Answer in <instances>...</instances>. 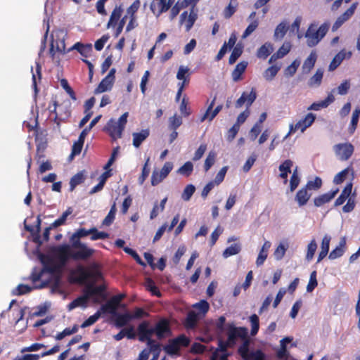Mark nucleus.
<instances>
[{
	"label": "nucleus",
	"mask_w": 360,
	"mask_h": 360,
	"mask_svg": "<svg viewBox=\"0 0 360 360\" xmlns=\"http://www.w3.org/2000/svg\"><path fill=\"white\" fill-rule=\"evenodd\" d=\"M186 8L183 1H177L172 8L169 13V18L173 20L180 12L181 9Z\"/></svg>",
	"instance_id": "nucleus-59"
},
{
	"label": "nucleus",
	"mask_w": 360,
	"mask_h": 360,
	"mask_svg": "<svg viewBox=\"0 0 360 360\" xmlns=\"http://www.w3.org/2000/svg\"><path fill=\"white\" fill-rule=\"evenodd\" d=\"M116 212H117L116 203H115V202H114L110 207V210L108 214L103 219L102 224L104 226H110L113 222V221L115 218Z\"/></svg>",
	"instance_id": "nucleus-40"
},
{
	"label": "nucleus",
	"mask_w": 360,
	"mask_h": 360,
	"mask_svg": "<svg viewBox=\"0 0 360 360\" xmlns=\"http://www.w3.org/2000/svg\"><path fill=\"white\" fill-rule=\"evenodd\" d=\"M133 145L136 148H139L144 140L149 136V131L148 129H143L140 132L133 133Z\"/></svg>",
	"instance_id": "nucleus-26"
},
{
	"label": "nucleus",
	"mask_w": 360,
	"mask_h": 360,
	"mask_svg": "<svg viewBox=\"0 0 360 360\" xmlns=\"http://www.w3.org/2000/svg\"><path fill=\"white\" fill-rule=\"evenodd\" d=\"M345 245L346 239L343 237L340 239L339 245L335 248V249L330 252L328 258L333 260L341 257L345 252Z\"/></svg>",
	"instance_id": "nucleus-22"
},
{
	"label": "nucleus",
	"mask_w": 360,
	"mask_h": 360,
	"mask_svg": "<svg viewBox=\"0 0 360 360\" xmlns=\"http://www.w3.org/2000/svg\"><path fill=\"white\" fill-rule=\"evenodd\" d=\"M248 65V63L242 61L237 64L235 69L232 72V79L233 81L237 82L240 79L241 75L245 72Z\"/></svg>",
	"instance_id": "nucleus-33"
},
{
	"label": "nucleus",
	"mask_w": 360,
	"mask_h": 360,
	"mask_svg": "<svg viewBox=\"0 0 360 360\" xmlns=\"http://www.w3.org/2000/svg\"><path fill=\"white\" fill-rule=\"evenodd\" d=\"M292 161L290 160H285L282 164H281L278 167L279 171L281 172L279 176L281 178L284 179V183L285 184L288 181V174L290 173V168L292 166Z\"/></svg>",
	"instance_id": "nucleus-24"
},
{
	"label": "nucleus",
	"mask_w": 360,
	"mask_h": 360,
	"mask_svg": "<svg viewBox=\"0 0 360 360\" xmlns=\"http://www.w3.org/2000/svg\"><path fill=\"white\" fill-rule=\"evenodd\" d=\"M281 67L272 65L268 68L263 73V77L266 81H271L280 70Z\"/></svg>",
	"instance_id": "nucleus-38"
},
{
	"label": "nucleus",
	"mask_w": 360,
	"mask_h": 360,
	"mask_svg": "<svg viewBox=\"0 0 360 360\" xmlns=\"http://www.w3.org/2000/svg\"><path fill=\"white\" fill-rule=\"evenodd\" d=\"M351 51H347L345 49L341 50L338 53H337L335 57L333 58L328 66L329 71L335 70L342 62L345 59H349L352 56Z\"/></svg>",
	"instance_id": "nucleus-13"
},
{
	"label": "nucleus",
	"mask_w": 360,
	"mask_h": 360,
	"mask_svg": "<svg viewBox=\"0 0 360 360\" xmlns=\"http://www.w3.org/2000/svg\"><path fill=\"white\" fill-rule=\"evenodd\" d=\"M288 30L287 23L282 22L277 25L275 29L274 37L275 39H281L285 36Z\"/></svg>",
	"instance_id": "nucleus-39"
},
{
	"label": "nucleus",
	"mask_w": 360,
	"mask_h": 360,
	"mask_svg": "<svg viewBox=\"0 0 360 360\" xmlns=\"http://www.w3.org/2000/svg\"><path fill=\"white\" fill-rule=\"evenodd\" d=\"M175 0H159V14L167 11Z\"/></svg>",
	"instance_id": "nucleus-58"
},
{
	"label": "nucleus",
	"mask_w": 360,
	"mask_h": 360,
	"mask_svg": "<svg viewBox=\"0 0 360 360\" xmlns=\"http://www.w3.org/2000/svg\"><path fill=\"white\" fill-rule=\"evenodd\" d=\"M63 267L60 264H54L51 259H49L48 262H44L42 271H44V273L46 272L50 274L51 277H54L55 275H58V274L61 275V269Z\"/></svg>",
	"instance_id": "nucleus-16"
},
{
	"label": "nucleus",
	"mask_w": 360,
	"mask_h": 360,
	"mask_svg": "<svg viewBox=\"0 0 360 360\" xmlns=\"http://www.w3.org/2000/svg\"><path fill=\"white\" fill-rule=\"evenodd\" d=\"M44 274V271L42 269L38 270L37 269H34L30 276V280L32 282V283L35 285H37V282L39 281Z\"/></svg>",
	"instance_id": "nucleus-62"
},
{
	"label": "nucleus",
	"mask_w": 360,
	"mask_h": 360,
	"mask_svg": "<svg viewBox=\"0 0 360 360\" xmlns=\"http://www.w3.org/2000/svg\"><path fill=\"white\" fill-rule=\"evenodd\" d=\"M86 304H87V301L86 300V298L81 295L68 304V309L69 311H71L78 307H86Z\"/></svg>",
	"instance_id": "nucleus-42"
},
{
	"label": "nucleus",
	"mask_w": 360,
	"mask_h": 360,
	"mask_svg": "<svg viewBox=\"0 0 360 360\" xmlns=\"http://www.w3.org/2000/svg\"><path fill=\"white\" fill-rule=\"evenodd\" d=\"M288 248V244L281 243L274 252V256L276 260H281L285 255V251Z\"/></svg>",
	"instance_id": "nucleus-46"
},
{
	"label": "nucleus",
	"mask_w": 360,
	"mask_h": 360,
	"mask_svg": "<svg viewBox=\"0 0 360 360\" xmlns=\"http://www.w3.org/2000/svg\"><path fill=\"white\" fill-rule=\"evenodd\" d=\"M317 248V244L314 239L311 240L307 246V252L306 255V259L310 261L314 257V253Z\"/></svg>",
	"instance_id": "nucleus-52"
},
{
	"label": "nucleus",
	"mask_w": 360,
	"mask_h": 360,
	"mask_svg": "<svg viewBox=\"0 0 360 360\" xmlns=\"http://www.w3.org/2000/svg\"><path fill=\"white\" fill-rule=\"evenodd\" d=\"M335 101L333 94H328L326 98L323 101L312 103L308 107V110H319L321 108H327L330 103Z\"/></svg>",
	"instance_id": "nucleus-18"
},
{
	"label": "nucleus",
	"mask_w": 360,
	"mask_h": 360,
	"mask_svg": "<svg viewBox=\"0 0 360 360\" xmlns=\"http://www.w3.org/2000/svg\"><path fill=\"white\" fill-rule=\"evenodd\" d=\"M360 116V107H356L355 110L352 112V120H351V131L354 132L356 128L359 118Z\"/></svg>",
	"instance_id": "nucleus-56"
},
{
	"label": "nucleus",
	"mask_w": 360,
	"mask_h": 360,
	"mask_svg": "<svg viewBox=\"0 0 360 360\" xmlns=\"http://www.w3.org/2000/svg\"><path fill=\"white\" fill-rule=\"evenodd\" d=\"M335 155L342 161L347 160L354 152V146L349 143H338L333 146Z\"/></svg>",
	"instance_id": "nucleus-8"
},
{
	"label": "nucleus",
	"mask_w": 360,
	"mask_h": 360,
	"mask_svg": "<svg viewBox=\"0 0 360 360\" xmlns=\"http://www.w3.org/2000/svg\"><path fill=\"white\" fill-rule=\"evenodd\" d=\"M81 238L75 237V233L70 238V249L72 251L73 260L85 261L89 259L95 252V250L89 248L86 244L82 243Z\"/></svg>",
	"instance_id": "nucleus-1"
},
{
	"label": "nucleus",
	"mask_w": 360,
	"mask_h": 360,
	"mask_svg": "<svg viewBox=\"0 0 360 360\" xmlns=\"http://www.w3.org/2000/svg\"><path fill=\"white\" fill-rule=\"evenodd\" d=\"M60 84L62 87L65 89V91L67 92V94L70 96V97L73 101H75L77 99L74 90L71 88V86L69 85L68 80L65 79H62L60 81Z\"/></svg>",
	"instance_id": "nucleus-60"
},
{
	"label": "nucleus",
	"mask_w": 360,
	"mask_h": 360,
	"mask_svg": "<svg viewBox=\"0 0 360 360\" xmlns=\"http://www.w3.org/2000/svg\"><path fill=\"white\" fill-rule=\"evenodd\" d=\"M49 281H42L39 285H35L33 287H30L28 285L20 284L13 290V293L15 295H22L29 293L33 288L41 289L48 286Z\"/></svg>",
	"instance_id": "nucleus-14"
},
{
	"label": "nucleus",
	"mask_w": 360,
	"mask_h": 360,
	"mask_svg": "<svg viewBox=\"0 0 360 360\" xmlns=\"http://www.w3.org/2000/svg\"><path fill=\"white\" fill-rule=\"evenodd\" d=\"M250 321L251 323V335L252 336L255 335L259 328V318L256 314H252L250 317Z\"/></svg>",
	"instance_id": "nucleus-54"
},
{
	"label": "nucleus",
	"mask_w": 360,
	"mask_h": 360,
	"mask_svg": "<svg viewBox=\"0 0 360 360\" xmlns=\"http://www.w3.org/2000/svg\"><path fill=\"white\" fill-rule=\"evenodd\" d=\"M153 333L158 334V323H155L152 328H148V323L143 321L138 327L139 340L141 342H148V346L151 350L158 349V342L150 339Z\"/></svg>",
	"instance_id": "nucleus-3"
},
{
	"label": "nucleus",
	"mask_w": 360,
	"mask_h": 360,
	"mask_svg": "<svg viewBox=\"0 0 360 360\" xmlns=\"http://www.w3.org/2000/svg\"><path fill=\"white\" fill-rule=\"evenodd\" d=\"M323 72L321 69H318L316 73L309 79L308 86L309 87H318L321 84Z\"/></svg>",
	"instance_id": "nucleus-31"
},
{
	"label": "nucleus",
	"mask_w": 360,
	"mask_h": 360,
	"mask_svg": "<svg viewBox=\"0 0 360 360\" xmlns=\"http://www.w3.org/2000/svg\"><path fill=\"white\" fill-rule=\"evenodd\" d=\"M195 191V188L193 185H187L181 195V198L185 201H188Z\"/></svg>",
	"instance_id": "nucleus-55"
},
{
	"label": "nucleus",
	"mask_w": 360,
	"mask_h": 360,
	"mask_svg": "<svg viewBox=\"0 0 360 360\" xmlns=\"http://www.w3.org/2000/svg\"><path fill=\"white\" fill-rule=\"evenodd\" d=\"M193 170V165L191 162L190 161H188L186 162H185L184 164V165H182L181 167H179L178 169V170L176 171V172L179 174H181V175H183V176H188L191 175V174L192 173Z\"/></svg>",
	"instance_id": "nucleus-43"
},
{
	"label": "nucleus",
	"mask_w": 360,
	"mask_h": 360,
	"mask_svg": "<svg viewBox=\"0 0 360 360\" xmlns=\"http://www.w3.org/2000/svg\"><path fill=\"white\" fill-rule=\"evenodd\" d=\"M243 53V46L240 44H237L229 56V63L233 64L237 59L241 56Z\"/></svg>",
	"instance_id": "nucleus-47"
},
{
	"label": "nucleus",
	"mask_w": 360,
	"mask_h": 360,
	"mask_svg": "<svg viewBox=\"0 0 360 360\" xmlns=\"http://www.w3.org/2000/svg\"><path fill=\"white\" fill-rule=\"evenodd\" d=\"M182 124V119L180 116L174 115L169 118L168 120V128L170 130H176Z\"/></svg>",
	"instance_id": "nucleus-44"
},
{
	"label": "nucleus",
	"mask_w": 360,
	"mask_h": 360,
	"mask_svg": "<svg viewBox=\"0 0 360 360\" xmlns=\"http://www.w3.org/2000/svg\"><path fill=\"white\" fill-rule=\"evenodd\" d=\"M189 77V68L186 66L181 65L179 68L176 78L179 80L188 79Z\"/></svg>",
	"instance_id": "nucleus-64"
},
{
	"label": "nucleus",
	"mask_w": 360,
	"mask_h": 360,
	"mask_svg": "<svg viewBox=\"0 0 360 360\" xmlns=\"http://www.w3.org/2000/svg\"><path fill=\"white\" fill-rule=\"evenodd\" d=\"M101 315V311H97L94 315L90 316L87 319H86L81 325V328H86L90 326L95 323Z\"/></svg>",
	"instance_id": "nucleus-50"
},
{
	"label": "nucleus",
	"mask_w": 360,
	"mask_h": 360,
	"mask_svg": "<svg viewBox=\"0 0 360 360\" xmlns=\"http://www.w3.org/2000/svg\"><path fill=\"white\" fill-rule=\"evenodd\" d=\"M171 334L169 320L167 319H159V339L169 337Z\"/></svg>",
	"instance_id": "nucleus-20"
},
{
	"label": "nucleus",
	"mask_w": 360,
	"mask_h": 360,
	"mask_svg": "<svg viewBox=\"0 0 360 360\" xmlns=\"http://www.w3.org/2000/svg\"><path fill=\"white\" fill-rule=\"evenodd\" d=\"M316 58V52L312 51L303 63L302 68L304 71L309 72L314 68Z\"/></svg>",
	"instance_id": "nucleus-36"
},
{
	"label": "nucleus",
	"mask_w": 360,
	"mask_h": 360,
	"mask_svg": "<svg viewBox=\"0 0 360 360\" xmlns=\"http://www.w3.org/2000/svg\"><path fill=\"white\" fill-rule=\"evenodd\" d=\"M153 352V358L151 360H157L158 359V349L157 350H151L150 347H148V349H144L139 354V358L137 360H148L150 352Z\"/></svg>",
	"instance_id": "nucleus-49"
},
{
	"label": "nucleus",
	"mask_w": 360,
	"mask_h": 360,
	"mask_svg": "<svg viewBox=\"0 0 360 360\" xmlns=\"http://www.w3.org/2000/svg\"><path fill=\"white\" fill-rule=\"evenodd\" d=\"M119 305L117 304L112 298H110L105 304L102 305L101 307V310L103 313H109L112 315H115L117 314V309Z\"/></svg>",
	"instance_id": "nucleus-34"
},
{
	"label": "nucleus",
	"mask_w": 360,
	"mask_h": 360,
	"mask_svg": "<svg viewBox=\"0 0 360 360\" xmlns=\"http://www.w3.org/2000/svg\"><path fill=\"white\" fill-rule=\"evenodd\" d=\"M84 143V142L78 139L77 141L73 143L72 147V152L70 155V158H72L74 156L80 154L82 149L83 148Z\"/></svg>",
	"instance_id": "nucleus-63"
},
{
	"label": "nucleus",
	"mask_w": 360,
	"mask_h": 360,
	"mask_svg": "<svg viewBox=\"0 0 360 360\" xmlns=\"http://www.w3.org/2000/svg\"><path fill=\"white\" fill-rule=\"evenodd\" d=\"M227 335L229 343L234 345L237 338L245 339L248 336V329L244 327H236L233 325H229L227 329Z\"/></svg>",
	"instance_id": "nucleus-9"
},
{
	"label": "nucleus",
	"mask_w": 360,
	"mask_h": 360,
	"mask_svg": "<svg viewBox=\"0 0 360 360\" xmlns=\"http://www.w3.org/2000/svg\"><path fill=\"white\" fill-rule=\"evenodd\" d=\"M330 27L329 22H324L319 28L316 22L311 23L308 27L305 38L307 39V44L309 47H313L319 44V42L324 37Z\"/></svg>",
	"instance_id": "nucleus-2"
},
{
	"label": "nucleus",
	"mask_w": 360,
	"mask_h": 360,
	"mask_svg": "<svg viewBox=\"0 0 360 360\" xmlns=\"http://www.w3.org/2000/svg\"><path fill=\"white\" fill-rule=\"evenodd\" d=\"M105 129L110 136L114 140H116L121 138L122 131L124 129L121 127V126L117 123V121L114 120L113 119H110L105 126Z\"/></svg>",
	"instance_id": "nucleus-12"
},
{
	"label": "nucleus",
	"mask_w": 360,
	"mask_h": 360,
	"mask_svg": "<svg viewBox=\"0 0 360 360\" xmlns=\"http://www.w3.org/2000/svg\"><path fill=\"white\" fill-rule=\"evenodd\" d=\"M274 51L273 45L271 43H265L257 52V56L259 58H266Z\"/></svg>",
	"instance_id": "nucleus-29"
},
{
	"label": "nucleus",
	"mask_w": 360,
	"mask_h": 360,
	"mask_svg": "<svg viewBox=\"0 0 360 360\" xmlns=\"http://www.w3.org/2000/svg\"><path fill=\"white\" fill-rule=\"evenodd\" d=\"M316 116L311 113H308L303 119L297 122V127L301 132H304L308 127H309L314 122Z\"/></svg>",
	"instance_id": "nucleus-19"
},
{
	"label": "nucleus",
	"mask_w": 360,
	"mask_h": 360,
	"mask_svg": "<svg viewBox=\"0 0 360 360\" xmlns=\"http://www.w3.org/2000/svg\"><path fill=\"white\" fill-rule=\"evenodd\" d=\"M48 285L51 283V290L53 292L59 291L61 285V275L58 274L55 275L54 277H52L51 279L48 280Z\"/></svg>",
	"instance_id": "nucleus-51"
},
{
	"label": "nucleus",
	"mask_w": 360,
	"mask_h": 360,
	"mask_svg": "<svg viewBox=\"0 0 360 360\" xmlns=\"http://www.w3.org/2000/svg\"><path fill=\"white\" fill-rule=\"evenodd\" d=\"M94 276L93 272L82 265H78L70 274L69 281L71 283H84L88 279Z\"/></svg>",
	"instance_id": "nucleus-5"
},
{
	"label": "nucleus",
	"mask_w": 360,
	"mask_h": 360,
	"mask_svg": "<svg viewBox=\"0 0 360 360\" xmlns=\"http://www.w3.org/2000/svg\"><path fill=\"white\" fill-rule=\"evenodd\" d=\"M350 87V81L345 79L336 89H333L330 94H333V96L335 93L342 96L346 95L348 93Z\"/></svg>",
	"instance_id": "nucleus-30"
},
{
	"label": "nucleus",
	"mask_w": 360,
	"mask_h": 360,
	"mask_svg": "<svg viewBox=\"0 0 360 360\" xmlns=\"http://www.w3.org/2000/svg\"><path fill=\"white\" fill-rule=\"evenodd\" d=\"M115 316H116L115 320V324L117 328H121L126 326L128 323V322H129L131 320V314L129 313H117Z\"/></svg>",
	"instance_id": "nucleus-28"
},
{
	"label": "nucleus",
	"mask_w": 360,
	"mask_h": 360,
	"mask_svg": "<svg viewBox=\"0 0 360 360\" xmlns=\"http://www.w3.org/2000/svg\"><path fill=\"white\" fill-rule=\"evenodd\" d=\"M113 81L110 80L109 79L104 77L98 86L94 90V94H101L107 91H110L113 86Z\"/></svg>",
	"instance_id": "nucleus-27"
},
{
	"label": "nucleus",
	"mask_w": 360,
	"mask_h": 360,
	"mask_svg": "<svg viewBox=\"0 0 360 360\" xmlns=\"http://www.w3.org/2000/svg\"><path fill=\"white\" fill-rule=\"evenodd\" d=\"M338 189L323 194L314 198L315 206L320 207L322 205L330 201L338 193Z\"/></svg>",
	"instance_id": "nucleus-21"
},
{
	"label": "nucleus",
	"mask_w": 360,
	"mask_h": 360,
	"mask_svg": "<svg viewBox=\"0 0 360 360\" xmlns=\"http://www.w3.org/2000/svg\"><path fill=\"white\" fill-rule=\"evenodd\" d=\"M198 18L197 11L191 8L189 13L187 11L183 12L180 15V23L184 25L186 30L188 32Z\"/></svg>",
	"instance_id": "nucleus-11"
},
{
	"label": "nucleus",
	"mask_w": 360,
	"mask_h": 360,
	"mask_svg": "<svg viewBox=\"0 0 360 360\" xmlns=\"http://www.w3.org/2000/svg\"><path fill=\"white\" fill-rule=\"evenodd\" d=\"M316 271H314L310 274L309 283L307 285V291L311 292L317 286Z\"/></svg>",
	"instance_id": "nucleus-57"
},
{
	"label": "nucleus",
	"mask_w": 360,
	"mask_h": 360,
	"mask_svg": "<svg viewBox=\"0 0 360 360\" xmlns=\"http://www.w3.org/2000/svg\"><path fill=\"white\" fill-rule=\"evenodd\" d=\"M72 50H77L82 56L86 58L92 51V46L91 44H84L81 42H77L68 50V52Z\"/></svg>",
	"instance_id": "nucleus-17"
},
{
	"label": "nucleus",
	"mask_w": 360,
	"mask_h": 360,
	"mask_svg": "<svg viewBox=\"0 0 360 360\" xmlns=\"http://www.w3.org/2000/svg\"><path fill=\"white\" fill-rule=\"evenodd\" d=\"M49 253L53 258L58 261V263L64 266L70 259H73L72 251L70 245L63 244L54 245L50 248Z\"/></svg>",
	"instance_id": "nucleus-4"
},
{
	"label": "nucleus",
	"mask_w": 360,
	"mask_h": 360,
	"mask_svg": "<svg viewBox=\"0 0 360 360\" xmlns=\"http://www.w3.org/2000/svg\"><path fill=\"white\" fill-rule=\"evenodd\" d=\"M190 344V340L184 335H181L176 338L170 340L164 350L169 355H178L181 347H187Z\"/></svg>",
	"instance_id": "nucleus-6"
},
{
	"label": "nucleus",
	"mask_w": 360,
	"mask_h": 360,
	"mask_svg": "<svg viewBox=\"0 0 360 360\" xmlns=\"http://www.w3.org/2000/svg\"><path fill=\"white\" fill-rule=\"evenodd\" d=\"M240 245L235 243L226 248L223 252L222 255L224 258H228L230 256L238 254L240 252Z\"/></svg>",
	"instance_id": "nucleus-41"
},
{
	"label": "nucleus",
	"mask_w": 360,
	"mask_h": 360,
	"mask_svg": "<svg viewBox=\"0 0 360 360\" xmlns=\"http://www.w3.org/2000/svg\"><path fill=\"white\" fill-rule=\"evenodd\" d=\"M257 98V94L255 89H252L250 92L244 91L240 97L236 101L235 106L236 108H240L243 105H246V109L249 108L254 103Z\"/></svg>",
	"instance_id": "nucleus-10"
},
{
	"label": "nucleus",
	"mask_w": 360,
	"mask_h": 360,
	"mask_svg": "<svg viewBox=\"0 0 360 360\" xmlns=\"http://www.w3.org/2000/svg\"><path fill=\"white\" fill-rule=\"evenodd\" d=\"M172 169L173 163L171 162H166L159 172V181H161L166 178Z\"/></svg>",
	"instance_id": "nucleus-45"
},
{
	"label": "nucleus",
	"mask_w": 360,
	"mask_h": 360,
	"mask_svg": "<svg viewBox=\"0 0 360 360\" xmlns=\"http://www.w3.org/2000/svg\"><path fill=\"white\" fill-rule=\"evenodd\" d=\"M141 3L139 0H136L133 4L127 8V15L129 17H136V13L140 7Z\"/></svg>",
	"instance_id": "nucleus-61"
},
{
	"label": "nucleus",
	"mask_w": 360,
	"mask_h": 360,
	"mask_svg": "<svg viewBox=\"0 0 360 360\" xmlns=\"http://www.w3.org/2000/svg\"><path fill=\"white\" fill-rule=\"evenodd\" d=\"M352 190V184H348L343 191H342L340 195L335 200V206H339L342 205L345 200L350 196Z\"/></svg>",
	"instance_id": "nucleus-25"
},
{
	"label": "nucleus",
	"mask_w": 360,
	"mask_h": 360,
	"mask_svg": "<svg viewBox=\"0 0 360 360\" xmlns=\"http://www.w3.org/2000/svg\"><path fill=\"white\" fill-rule=\"evenodd\" d=\"M72 212L73 210L71 207H68L67 210L62 214V215L51 224V228L56 229L61 225L65 224L68 217L70 215Z\"/></svg>",
	"instance_id": "nucleus-32"
},
{
	"label": "nucleus",
	"mask_w": 360,
	"mask_h": 360,
	"mask_svg": "<svg viewBox=\"0 0 360 360\" xmlns=\"http://www.w3.org/2000/svg\"><path fill=\"white\" fill-rule=\"evenodd\" d=\"M306 187H303L296 193L295 200L300 207L306 205L311 197V194L308 193Z\"/></svg>",
	"instance_id": "nucleus-23"
},
{
	"label": "nucleus",
	"mask_w": 360,
	"mask_h": 360,
	"mask_svg": "<svg viewBox=\"0 0 360 360\" xmlns=\"http://www.w3.org/2000/svg\"><path fill=\"white\" fill-rule=\"evenodd\" d=\"M149 158L147 159L146 161L143 169L141 176L139 178V184H143L146 178L149 176V174L150 172V168L149 167Z\"/></svg>",
	"instance_id": "nucleus-53"
},
{
	"label": "nucleus",
	"mask_w": 360,
	"mask_h": 360,
	"mask_svg": "<svg viewBox=\"0 0 360 360\" xmlns=\"http://www.w3.org/2000/svg\"><path fill=\"white\" fill-rule=\"evenodd\" d=\"M122 13V4L116 5L110 14L109 20L107 24V27H115L117 25V22L122 19L121 16Z\"/></svg>",
	"instance_id": "nucleus-15"
},
{
	"label": "nucleus",
	"mask_w": 360,
	"mask_h": 360,
	"mask_svg": "<svg viewBox=\"0 0 360 360\" xmlns=\"http://www.w3.org/2000/svg\"><path fill=\"white\" fill-rule=\"evenodd\" d=\"M91 240H105L109 238V233L104 231H99L96 227L90 229V234Z\"/></svg>",
	"instance_id": "nucleus-37"
},
{
	"label": "nucleus",
	"mask_w": 360,
	"mask_h": 360,
	"mask_svg": "<svg viewBox=\"0 0 360 360\" xmlns=\"http://www.w3.org/2000/svg\"><path fill=\"white\" fill-rule=\"evenodd\" d=\"M85 180V176L83 172H79L75 174L70 181V191H73L77 186L83 183Z\"/></svg>",
	"instance_id": "nucleus-35"
},
{
	"label": "nucleus",
	"mask_w": 360,
	"mask_h": 360,
	"mask_svg": "<svg viewBox=\"0 0 360 360\" xmlns=\"http://www.w3.org/2000/svg\"><path fill=\"white\" fill-rule=\"evenodd\" d=\"M238 6L237 0H231L228 6L224 11L225 18H229L236 12Z\"/></svg>",
	"instance_id": "nucleus-48"
},
{
	"label": "nucleus",
	"mask_w": 360,
	"mask_h": 360,
	"mask_svg": "<svg viewBox=\"0 0 360 360\" xmlns=\"http://www.w3.org/2000/svg\"><path fill=\"white\" fill-rule=\"evenodd\" d=\"M249 340L244 339L243 345L238 348V352L244 360H264V354L261 350L249 351Z\"/></svg>",
	"instance_id": "nucleus-7"
}]
</instances>
